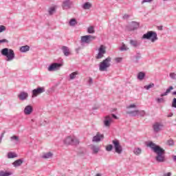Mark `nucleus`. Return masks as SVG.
Here are the masks:
<instances>
[{
    "instance_id": "f257e3e1",
    "label": "nucleus",
    "mask_w": 176,
    "mask_h": 176,
    "mask_svg": "<svg viewBox=\"0 0 176 176\" xmlns=\"http://www.w3.org/2000/svg\"><path fill=\"white\" fill-rule=\"evenodd\" d=\"M147 146H149L153 151L154 153H156L157 156L155 157V160L158 163H164L166 162V151L164 148L160 147L159 145H156V144L153 142H148Z\"/></svg>"
},
{
    "instance_id": "f03ea898",
    "label": "nucleus",
    "mask_w": 176,
    "mask_h": 176,
    "mask_svg": "<svg viewBox=\"0 0 176 176\" xmlns=\"http://www.w3.org/2000/svg\"><path fill=\"white\" fill-rule=\"evenodd\" d=\"M142 39H147L153 43L156 42L159 38H157V33H156V32L148 31L146 34H143Z\"/></svg>"
},
{
    "instance_id": "7ed1b4c3",
    "label": "nucleus",
    "mask_w": 176,
    "mask_h": 176,
    "mask_svg": "<svg viewBox=\"0 0 176 176\" xmlns=\"http://www.w3.org/2000/svg\"><path fill=\"white\" fill-rule=\"evenodd\" d=\"M1 54L2 56H5L6 58V61H12L14 58V51L12 49L4 48L1 51Z\"/></svg>"
},
{
    "instance_id": "20e7f679",
    "label": "nucleus",
    "mask_w": 176,
    "mask_h": 176,
    "mask_svg": "<svg viewBox=\"0 0 176 176\" xmlns=\"http://www.w3.org/2000/svg\"><path fill=\"white\" fill-rule=\"evenodd\" d=\"M111 61H112V58L109 56L100 62L99 64V70L101 72L107 71V69L111 67Z\"/></svg>"
},
{
    "instance_id": "39448f33",
    "label": "nucleus",
    "mask_w": 176,
    "mask_h": 176,
    "mask_svg": "<svg viewBox=\"0 0 176 176\" xmlns=\"http://www.w3.org/2000/svg\"><path fill=\"white\" fill-rule=\"evenodd\" d=\"M65 145H79V140L76 137L69 136L64 140Z\"/></svg>"
},
{
    "instance_id": "423d86ee",
    "label": "nucleus",
    "mask_w": 176,
    "mask_h": 176,
    "mask_svg": "<svg viewBox=\"0 0 176 176\" xmlns=\"http://www.w3.org/2000/svg\"><path fill=\"white\" fill-rule=\"evenodd\" d=\"M112 144L113 145L116 153L120 155L122 152H123V147H122V145H120V142H119V140H113L112 141Z\"/></svg>"
},
{
    "instance_id": "0eeeda50",
    "label": "nucleus",
    "mask_w": 176,
    "mask_h": 176,
    "mask_svg": "<svg viewBox=\"0 0 176 176\" xmlns=\"http://www.w3.org/2000/svg\"><path fill=\"white\" fill-rule=\"evenodd\" d=\"M127 115H131V116L135 117V116H141L144 118L146 115V112L144 110H134V111H126Z\"/></svg>"
},
{
    "instance_id": "6e6552de",
    "label": "nucleus",
    "mask_w": 176,
    "mask_h": 176,
    "mask_svg": "<svg viewBox=\"0 0 176 176\" xmlns=\"http://www.w3.org/2000/svg\"><path fill=\"white\" fill-rule=\"evenodd\" d=\"M63 67L62 63H53L47 68L49 72H54V71H58Z\"/></svg>"
},
{
    "instance_id": "1a4fd4ad",
    "label": "nucleus",
    "mask_w": 176,
    "mask_h": 176,
    "mask_svg": "<svg viewBox=\"0 0 176 176\" xmlns=\"http://www.w3.org/2000/svg\"><path fill=\"white\" fill-rule=\"evenodd\" d=\"M32 97H38L39 94H42V93H45V87H38L36 89H34L32 91Z\"/></svg>"
},
{
    "instance_id": "9d476101",
    "label": "nucleus",
    "mask_w": 176,
    "mask_h": 176,
    "mask_svg": "<svg viewBox=\"0 0 176 176\" xmlns=\"http://www.w3.org/2000/svg\"><path fill=\"white\" fill-rule=\"evenodd\" d=\"M106 53H107V50H106L105 46L100 45L98 49V53L96 56V58L97 60H100V58H102V57H104V54H105Z\"/></svg>"
},
{
    "instance_id": "9b49d317",
    "label": "nucleus",
    "mask_w": 176,
    "mask_h": 176,
    "mask_svg": "<svg viewBox=\"0 0 176 176\" xmlns=\"http://www.w3.org/2000/svg\"><path fill=\"white\" fill-rule=\"evenodd\" d=\"M96 39V36L91 35L82 36L81 37L82 43H90L91 41Z\"/></svg>"
},
{
    "instance_id": "f8f14e48",
    "label": "nucleus",
    "mask_w": 176,
    "mask_h": 176,
    "mask_svg": "<svg viewBox=\"0 0 176 176\" xmlns=\"http://www.w3.org/2000/svg\"><path fill=\"white\" fill-rule=\"evenodd\" d=\"M164 127V125L162 122H155L153 124V129L154 133H159L160 131H162Z\"/></svg>"
},
{
    "instance_id": "ddd939ff",
    "label": "nucleus",
    "mask_w": 176,
    "mask_h": 176,
    "mask_svg": "<svg viewBox=\"0 0 176 176\" xmlns=\"http://www.w3.org/2000/svg\"><path fill=\"white\" fill-rule=\"evenodd\" d=\"M104 134L97 132L96 135L93 137L92 142H101V141H104Z\"/></svg>"
},
{
    "instance_id": "4468645a",
    "label": "nucleus",
    "mask_w": 176,
    "mask_h": 176,
    "mask_svg": "<svg viewBox=\"0 0 176 176\" xmlns=\"http://www.w3.org/2000/svg\"><path fill=\"white\" fill-rule=\"evenodd\" d=\"M72 6V1L71 0H65L62 3V8L63 10H67V9H71Z\"/></svg>"
},
{
    "instance_id": "2eb2a0df",
    "label": "nucleus",
    "mask_w": 176,
    "mask_h": 176,
    "mask_svg": "<svg viewBox=\"0 0 176 176\" xmlns=\"http://www.w3.org/2000/svg\"><path fill=\"white\" fill-rule=\"evenodd\" d=\"M104 127H110L112 123V117L111 116H106L103 121Z\"/></svg>"
},
{
    "instance_id": "dca6fc26",
    "label": "nucleus",
    "mask_w": 176,
    "mask_h": 176,
    "mask_svg": "<svg viewBox=\"0 0 176 176\" xmlns=\"http://www.w3.org/2000/svg\"><path fill=\"white\" fill-rule=\"evenodd\" d=\"M140 28V23L136 21H132L129 25L130 31H135V30H138Z\"/></svg>"
},
{
    "instance_id": "f3484780",
    "label": "nucleus",
    "mask_w": 176,
    "mask_h": 176,
    "mask_svg": "<svg viewBox=\"0 0 176 176\" xmlns=\"http://www.w3.org/2000/svg\"><path fill=\"white\" fill-rule=\"evenodd\" d=\"M18 98H19V100L21 101H24V100H27V98H28V93L24 92V91H21L18 95Z\"/></svg>"
},
{
    "instance_id": "a211bd4d",
    "label": "nucleus",
    "mask_w": 176,
    "mask_h": 176,
    "mask_svg": "<svg viewBox=\"0 0 176 176\" xmlns=\"http://www.w3.org/2000/svg\"><path fill=\"white\" fill-rule=\"evenodd\" d=\"M33 111L34 108L31 105H28L25 107L23 112L25 115H31Z\"/></svg>"
},
{
    "instance_id": "6ab92c4d",
    "label": "nucleus",
    "mask_w": 176,
    "mask_h": 176,
    "mask_svg": "<svg viewBox=\"0 0 176 176\" xmlns=\"http://www.w3.org/2000/svg\"><path fill=\"white\" fill-rule=\"evenodd\" d=\"M61 50L64 56H65V57H68V56H71V51H69V48H68V47L63 46L61 48Z\"/></svg>"
},
{
    "instance_id": "aec40b11",
    "label": "nucleus",
    "mask_w": 176,
    "mask_h": 176,
    "mask_svg": "<svg viewBox=\"0 0 176 176\" xmlns=\"http://www.w3.org/2000/svg\"><path fill=\"white\" fill-rule=\"evenodd\" d=\"M129 44L131 45V46H132L133 47H138V46H140V42H138V41L137 40H134V39H131L129 41Z\"/></svg>"
},
{
    "instance_id": "412c9836",
    "label": "nucleus",
    "mask_w": 176,
    "mask_h": 176,
    "mask_svg": "<svg viewBox=\"0 0 176 176\" xmlns=\"http://www.w3.org/2000/svg\"><path fill=\"white\" fill-rule=\"evenodd\" d=\"M23 162L24 161L21 159L17 160L12 163V166H14V167H20V166L23 164Z\"/></svg>"
},
{
    "instance_id": "4be33fe9",
    "label": "nucleus",
    "mask_w": 176,
    "mask_h": 176,
    "mask_svg": "<svg viewBox=\"0 0 176 176\" xmlns=\"http://www.w3.org/2000/svg\"><path fill=\"white\" fill-rule=\"evenodd\" d=\"M41 157L42 159H50L53 157V153H52L51 152L45 153L43 154Z\"/></svg>"
},
{
    "instance_id": "5701e85b",
    "label": "nucleus",
    "mask_w": 176,
    "mask_h": 176,
    "mask_svg": "<svg viewBox=\"0 0 176 176\" xmlns=\"http://www.w3.org/2000/svg\"><path fill=\"white\" fill-rule=\"evenodd\" d=\"M90 148L92 150L93 153H94V154H96L100 151V147H98L96 145H91Z\"/></svg>"
},
{
    "instance_id": "b1692460",
    "label": "nucleus",
    "mask_w": 176,
    "mask_h": 176,
    "mask_svg": "<svg viewBox=\"0 0 176 176\" xmlns=\"http://www.w3.org/2000/svg\"><path fill=\"white\" fill-rule=\"evenodd\" d=\"M20 52L21 53H25V52H30V46L24 45L20 47Z\"/></svg>"
},
{
    "instance_id": "393cba45",
    "label": "nucleus",
    "mask_w": 176,
    "mask_h": 176,
    "mask_svg": "<svg viewBox=\"0 0 176 176\" xmlns=\"http://www.w3.org/2000/svg\"><path fill=\"white\" fill-rule=\"evenodd\" d=\"M135 57V63L136 64H138L140 63V59L141 58L142 56H141V53L140 52H137Z\"/></svg>"
},
{
    "instance_id": "a878e982",
    "label": "nucleus",
    "mask_w": 176,
    "mask_h": 176,
    "mask_svg": "<svg viewBox=\"0 0 176 176\" xmlns=\"http://www.w3.org/2000/svg\"><path fill=\"white\" fill-rule=\"evenodd\" d=\"M10 141H12V142H15V144H17V142L20 141V138L17 135H13L10 137Z\"/></svg>"
},
{
    "instance_id": "bb28decb",
    "label": "nucleus",
    "mask_w": 176,
    "mask_h": 176,
    "mask_svg": "<svg viewBox=\"0 0 176 176\" xmlns=\"http://www.w3.org/2000/svg\"><path fill=\"white\" fill-rule=\"evenodd\" d=\"M90 8H91V3H90L89 2H85L82 5V9H85V10H89L90 9Z\"/></svg>"
},
{
    "instance_id": "cd10ccee",
    "label": "nucleus",
    "mask_w": 176,
    "mask_h": 176,
    "mask_svg": "<svg viewBox=\"0 0 176 176\" xmlns=\"http://www.w3.org/2000/svg\"><path fill=\"white\" fill-rule=\"evenodd\" d=\"M76 75H79L78 72H74L69 74V79L70 80H74L76 78Z\"/></svg>"
},
{
    "instance_id": "c85d7f7f",
    "label": "nucleus",
    "mask_w": 176,
    "mask_h": 176,
    "mask_svg": "<svg viewBox=\"0 0 176 176\" xmlns=\"http://www.w3.org/2000/svg\"><path fill=\"white\" fill-rule=\"evenodd\" d=\"M142 153V150L141 148H135L133 150V153L136 155V156H140V154Z\"/></svg>"
},
{
    "instance_id": "c756f323",
    "label": "nucleus",
    "mask_w": 176,
    "mask_h": 176,
    "mask_svg": "<svg viewBox=\"0 0 176 176\" xmlns=\"http://www.w3.org/2000/svg\"><path fill=\"white\" fill-rule=\"evenodd\" d=\"M144 78H145V74L143 72H140L138 74V79L139 80H143Z\"/></svg>"
},
{
    "instance_id": "7c9ffc66",
    "label": "nucleus",
    "mask_w": 176,
    "mask_h": 176,
    "mask_svg": "<svg viewBox=\"0 0 176 176\" xmlns=\"http://www.w3.org/2000/svg\"><path fill=\"white\" fill-rule=\"evenodd\" d=\"M129 47H127V46H126V44H124V43H122V46L120 47V52H127V50H129Z\"/></svg>"
},
{
    "instance_id": "2f4dec72",
    "label": "nucleus",
    "mask_w": 176,
    "mask_h": 176,
    "mask_svg": "<svg viewBox=\"0 0 176 176\" xmlns=\"http://www.w3.org/2000/svg\"><path fill=\"white\" fill-rule=\"evenodd\" d=\"M175 144V143L174 142V140H173L172 138L166 141V145H168V146H174Z\"/></svg>"
},
{
    "instance_id": "473e14b6",
    "label": "nucleus",
    "mask_w": 176,
    "mask_h": 176,
    "mask_svg": "<svg viewBox=\"0 0 176 176\" xmlns=\"http://www.w3.org/2000/svg\"><path fill=\"white\" fill-rule=\"evenodd\" d=\"M14 157H17V154H15L14 153H12V152H9L8 153V159H14Z\"/></svg>"
},
{
    "instance_id": "72a5a7b5",
    "label": "nucleus",
    "mask_w": 176,
    "mask_h": 176,
    "mask_svg": "<svg viewBox=\"0 0 176 176\" xmlns=\"http://www.w3.org/2000/svg\"><path fill=\"white\" fill-rule=\"evenodd\" d=\"M78 22H76V19H72L69 22V24L71 27H75V25H76Z\"/></svg>"
},
{
    "instance_id": "f704fd0d",
    "label": "nucleus",
    "mask_w": 176,
    "mask_h": 176,
    "mask_svg": "<svg viewBox=\"0 0 176 176\" xmlns=\"http://www.w3.org/2000/svg\"><path fill=\"white\" fill-rule=\"evenodd\" d=\"M49 15L52 16L56 12V8L54 7H51L48 10Z\"/></svg>"
},
{
    "instance_id": "c9c22d12",
    "label": "nucleus",
    "mask_w": 176,
    "mask_h": 176,
    "mask_svg": "<svg viewBox=\"0 0 176 176\" xmlns=\"http://www.w3.org/2000/svg\"><path fill=\"white\" fill-rule=\"evenodd\" d=\"M10 175H12L11 172H6L3 170L0 171V176H10Z\"/></svg>"
},
{
    "instance_id": "e433bc0d",
    "label": "nucleus",
    "mask_w": 176,
    "mask_h": 176,
    "mask_svg": "<svg viewBox=\"0 0 176 176\" xmlns=\"http://www.w3.org/2000/svg\"><path fill=\"white\" fill-rule=\"evenodd\" d=\"M153 87H155V84L151 82L148 85H145L144 87V89H145L146 90H149V89H152Z\"/></svg>"
},
{
    "instance_id": "4c0bfd02",
    "label": "nucleus",
    "mask_w": 176,
    "mask_h": 176,
    "mask_svg": "<svg viewBox=\"0 0 176 176\" xmlns=\"http://www.w3.org/2000/svg\"><path fill=\"white\" fill-rule=\"evenodd\" d=\"M96 31L94 30V27L90 26L87 28V33L88 34H94Z\"/></svg>"
},
{
    "instance_id": "58836bf2",
    "label": "nucleus",
    "mask_w": 176,
    "mask_h": 176,
    "mask_svg": "<svg viewBox=\"0 0 176 176\" xmlns=\"http://www.w3.org/2000/svg\"><path fill=\"white\" fill-rule=\"evenodd\" d=\"M112 149H113V146L112 144H109L106 146V151H107V152H111Z\"/></svg>"
},
{
    "instance_id": "ea45409f",
    "label": "nucleus",
    "mask_w": 176,
    "mask_h": 176,
    "mask_svg": "<svg viewBox=\"0 0 176 176\" xmlns=\"http://www.w3.org/2000/svg\"><path fill=\"white\" fill-rule=\"evenodd\" d=\"M169 76L170 79H173V80H175L176 79V74L174 72L170 73Z\"/></svg>"
},
{
    "instance_id": "a19ab883",
    "label": "nucleus",
    "mask_w": 176,
    "mask_h": 176,
    "mask_svg": "<svg viewBox=\"0 0 176 176\" xmlns=\"http://www.w3.org/2000/svg\"><path fill=\"white\" fill-rule=\"evenodd\" d=\"M156 101H157V102L158 104H160V103H162V102H165L166 100H164V98H157L156 99Z\"/></svg>"
},
{
    "instance_id": "79ce46f5",
    "label": "nucleus",
    "mask_w": 176,
    "mask_h": 176,
    "mask_svg": "<svg viewBox=\"0 0 176 176\" xmlns=\"http://www.w3.org/2000/svg\"><path fill=\"white\" fill-rule=\"evenodd\" d=\"M79 155H85L86 153V148H82L81 151H78Z\"/></svg>"
},
{
    "instance_id": "37998d69",
    "label": "nucleus",
    "mask_w": 176,
    "mask_h": 176,
    "mask_svg": "<svg viewBox=\"0 0 176 176\" xmlns=\"http://www.w3.org/2000/svg\"><path fill=\"white\" fill-rule=\"evenodd\" d=\"M6 31V27L5 25H0V32H3Z\"/></svg>"
},
{
    "instance_id": "c03bdc74",
    "label": "nucleus",
    "mask_w": 176,
    "mask_h": 176,
    "mask_svg": "<svg viewBox=\"0 0 176 176\" xmlns=\"http://www.w3.org/2000/svg\"><path fill=\"white\" fill-rule=\"evenodd\" d=\"M131 108H137V105L132 104L126 107V109H130Z\"/></svg>"
},
{
    "instance_id": "a18cd8bd",
    "label": "nucleus",
    "mask_w": 176,
    "mask_h": 176,
    "mask_svg": "<svg viewBox=\"0 0 176 176\" xmlns=\"http://www.w3.org/2000/svg\"><path fill=\"white\" fill-rule=\"evenodd\" d=\"M172 107L173 108H176V98H174L172 102Z\"/></svg>"
},
{
    "instance_id": "49530a36",
    "label": "nucleus",
    "mask_w": 176,
    "mask_h": 176,
    "mask_svg": "<svg viewBox=\"0 0 176 176\" xmlns=\"http://www.w3.org/2000/svg\"><path fill=\"white\" fill-rule=\"evenodd\" d=\"M174 87L173 86H170L168 87V89H166V92L168 94V93H170L171 90H173Z\"/></svg>"
},
{
    "instance_id": "de8ad7c7",
    "label": "nucleus",
    "mask_w": 176,
    "mask_h": 176,
    "mask_svg": "<svg viewBox=\"0 0 176 176\" xmlns=\"http://www.w3.org/2000/svg\"><path fill=\"white\" fill-rule=\"evenodd\" d=\"M0 43H9V41H8L7 39H2V40H0Z\"/></svg>"
},
{
    "instance_id": "09e8293b",
    "label": "nucleus",
    "mask_w": 176,
    "mask_h": 176,
    "mask_svg": "<svg viewBox=\"0 0 176 176\" xmlns=\"http://www.w3.org/2000/svg\"><path fill=\"white\" fill-rule=\"evenodd\" d=\"M116 63H122V58H115Z\"/></svg>"
},
{
    "instance_id": "8fccbe9b",
    "label": "nucleus",
    "mask_w": 176,
    "mask_h": 176,
    "mask_svg": "<svg viewBox=\"0 0 176 176\" xmlns=\"http://www.w3.org/2000/svg\"><path fill=\"white\" fill-rule=\"evenodd\" d=\"M88 83H89V85H93V78H91V77H89Z\"/></svg>"
},
{
    "instance_id": "3c124183",
    "label": "nucleus",
    "mask_w": 176,
    "mask_h": 176,
    "mask_svg": "<svg viewBox=\"0 0 176 176\" xmlns=\"http://www.w3.org/2000/svg\"><path fill=\"white\" fill-rule=\"evenodd\" d=\"M152 1H153V0H143L142 1V4H144V3H146V2H152Z\"/></svg>"
},
{
    "instance_id": "603ef678",
    "label": "nucleus",
    "mask_w": 176,
    "mask_h": 176,
    "mask_svg": "<svg viewBox=\"0 0 176 176\" xmlns=\"http://www.w3.org/2000/svg\"><path fill=\"white\" fill-rule=\"evenodd\" d=\"M129 17H130V15L127 14H125L124 16H123V19H129Z\"/></svg>"
},
{
    "instance_id": "864d4df0",
    "label": "nucleus",
    "mask_w": 176,
    "mask_h": 176,
    "mask_svg": "<svg viewBox=\"0 0 176 176\" xmlns=\"http://www.w3.org/2000/svg\"><path fill=\"white\" fill-rule=\"evenodd\" d=\"M157 30H159V31H163V26L162 25L158 26Z\"/></svg>"
},
{
    "instance_id": "5fc2aeb1",
    "label": "nucleus",
    "mask_w": 176,
    "mask_h": 176,
    "mask_svg": "<svg viewBox=\"0 0 176 176\" xmlns=\"http://www.w3.org/2000/svg\"><path fill=\"white\" fill-rule=\"evenodd\" d=\"M168 94H167V92H164V93H163V94H162L161 95H160V97H164L165 96H167Z\"/></svg>"
},
{
    "instance_id": "6e6d98bb",
    "label": "nucleus",
    "mask_w": 176,
    "mask_h": 176,
    "mask_svg": "<svg viewBox=\"0 0 176 176\" xmlns=\"http://www.w3.org/2000/svg\"><path fill=\"white\" fill-rule=\"evenodd\" d=\"M172 158H173V162H175V163H176V155H173Z\"/></svg>"
},
{
    "instance_id": "4d7b16f0",
    "label": "nucleus",
    "mask_w": 176,
    "mask_h": 176,
    "mask_svg": "<svg viewBox=\"0 0 176 176\" xmlns=\"http://www.w3.org/2000/svg\"><path fill=\"white\" fill-rule=\"evenodd\" d=\"M2 138H3V133H1V135L0 136V144H1V142H2Z\"/></svg>"
},
{
    "instance_id": "13d9d810",
    "label": "nucleus",
    "mask_w": 176,
    "mask_h": 176,
    "mask_svg": "<svg viewBox=\"0 0 176 176\" xmlns=\"http://www.w3.org/2000/svg\"><path fill=\"white\" fill-rule=\"evenodd\" d=\"M111 116L113 118V119H118V116H116L115 114H111Z\"/></svg>"
},
{
    "instance_id": "bf43d9fd",
    "label": "nucleus",
    "mask_w": 176,
    "mask_h": 176,
    "mask_svg": "<svg viewBox=\"0 0 176 176\" xmlns=\"http://www.w3.org/2000/svg\"><path fill=\"white\" fill-rule=\"evenodd\" d=\"M173 116V113H170L168 115V118H171Z\"/></svg>"
}]
</instances>
